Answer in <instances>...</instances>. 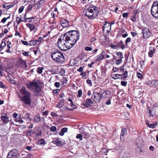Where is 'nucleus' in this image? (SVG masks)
Segmentation results:
<instances>
[{"mask_svg": "<svg viewBox=\"0 0 158 158\" xmlns=\"http://www.w3.org/2000/svg\"><path fill=\"white\" fill-rule=\"evenodd\" d=\"M23 52L22 53V54L24 56H27L29 55L28 53L27 52H24L23 50L22 51Z\"/></svg>", "mask_w": 158, "mask_h": 158, "instance_id": "nucleus-59", "label": "nucleus"}, {"mask_svg": "<svg viewBox=\"0 0 158 158\" xmlns=\"http://www.w3.org/2000/svg\"><path fill=\"white\" fill-rule=\"evenodd\" d=\"M6 43L4 42H2L1 44L0 47L3 48L4 47L6 46Z\"/></svg>", "mask_w": 158, "mask_h": 158, "instance_id": "nucleus-56", "label": "nucleus"}, {"mask_svg": "<svg viewBox=\"0 0 158 158\" xmlns=\"http://www.w3.org/2000/svg\"><path fill=\"white\" fill-rule=\"evenodd\" d=\"M27 66L26 62L22 60L20 63V67L22 68H26Z\"/></svg>", "mask_w": 158, "mask_h": 158, "instance_id": "nucleus-31", "label": "nucleus"}, {"mask_svg": "<svg viewBox=\"0 0 158 158\" xmlns=\"http://www.w3.org/2000/svg\"><path fill=\"white\" fill-rule=\"evenodd\" d=\"M60 23L61 26L64 27H65L69 26V23L66 19H62L60 20Z\"/></svg>", "mask_w": 158, "mask_h": 158, "instance_id": "nucleus-15", "label": "nucleus"}, {"mask_svg": "<svg viewBox=\"0 0 158 158\" xmlns=\"http://www.w3.org/2000/svg\"><path fill=\"white\" fill-rule=\"evenodd\" d=\"M19 151L16 149L11 150L8 153L7 158H13L16 156L18 154Z\"/></svg>", "mask_w": 158, "mask_h": 158, "instance_id": "nucleus-8", "label": "nucleus"}, {"mask_svg": "<svg viewBox=\"0 0 158 158\" xmlns=\"http://www.w3.org/2000/svg\"><path fill=\"white\" fill-rule=\"evenodd\" d=\"M79 34L76 31L71 30L61 35L58 40V47L61 50L64 51L70 48L78 39Z\"/></svg>", "mask_w": 158, "mask_h": 158, "instance_id": "nucleus-1", "label": "nucleus"}, {"mask_svg": "<svg viewBox=\"0 0 158 158\" xmlns=\"http://www.w3.org/2000/svg\"><path fill=\"white\" fill-rule=\"evenodd\" d=\"M48 110H46L43 112L42 114L44 116H47L48 115Z\"/></svg>", "mask_w": 158, "mask_h": 158, "instance_id": "nucleus-61", "label": "nucleus"}, {"mask_svg": "<svg viewBox=\"0 0 158 158\" xmlns=\"http://www.w3.org/2000/svg\"><path fill=\"white\" fill-rule=\"evenodd\" d=\"M26 25L27 27H28L31 31L35 29V26L33 24H29L28 23L26 24Z\"/></svg>", "mask_w": 158, "mask_h": 158, "instance_id": "nucleus-27", "label": "nucleus"}, {"mask_svg": "<svg viewBox=\"0 0 158 158\" xmlns=\"http://www.w3.org/2000/svg\"><path fill=\"white\" fill-rule=\"evenodd\" d=\"M109 92L108 91H104L103 93L101 94L102 97L107 98L109 96Z\"/></svg>", "mask_w": 158, "mask_h": 158, "instance_id": "nucleus-23", "label": "nucleus"}, {"mask_svg": "<svg viewBox=\"0 0 158 158\" xmlns=\"http://www.w3.org/2000/svg\"><path fill=\"white\" fill-rule=\"evenodd\" d=\"M13 65V64L12 63L8 61L6 63L5 68L7 69H10V71H11V73H13L15 72V70H12Z\"/></svg>", "mask_w": 158, "mask_h": 158, "instance_id": "nucleus-11", "label": "nucleus"}, {"mask_svg": "<svg viewBox=\"0 0 158 158\" xmlns=\"http://www.w3.org/2000/svg\"><path fill=\"white\" fill-rule=\"evenodd\" d=\"M102 98L100 93H98L96 92H94L92 96V98L96 102L99 101L101 100Z\"/></svg>", "mask_w": 158, "mask_h": 158, "instance_id": "nucleus-7", "label": "nucleus"}, {"mask_svg": "<svg viewBox=\"0 0 158 158\" xmlns=\"http://www.w3.org/2000/svg\"><path fill=\"white\" fill-rule=\"evenodd\" d=\"M37 41L35 40H31L29 41V45L31 46H34L35 45Z\"/></svg>", "mask_w": 158, "mask_h": 158, "instance_id": "nucleus-29", "label": "nucleus"}, {"mask_svg": "<svg viewBox=\"0 0 158 158\" xmlns=\"http://www.w3.org/2000/svg\"><path fill=\"white\" fill-rule=\"evenodd\" d=\"M108 151L107 149L105 148H103L102 149L101 152L103 153H105Z\"/></svg>", "mask_w": 158, "mask_h": 158, "instance_id": "nucleus-51", "label": "nucleus"}, {"mask_svg": "<svg viewBox=\"0 0 158 158\" xmlns=\"http://www.w3.org/2000/svg\"><path fill=\"white\" fill-rule=\"evenodd\" d=\"M20 128L23 130V132L24 133H26L27 131V128L25 125L22 124L20 125Z\"/></svg>", "mask_w": 158, "mask_h": 158, "instance_id": "nucleus-26", "label": "nucleus"}, {"mask_svg": "<svg viewBox=\"0 0 158 158\" xmlns=\"http://www.w3.org/2000/svg\"><path fill=\"white\" fill-rule=\"evenodd\" d=\"M85 50L86 51H91L93 50V48L89 47H86L84 48Z\"/></svg>", "mask_w": 158, "mask_h": 158, "instance_id": "nucleus-41", "label": "nucleus"}, {"mask_svg": "<svg viewBox=\"0 0 158 158\" xmlns=\"http://www.w3.org/2000/svg\"><path fill=\"white\" fill-rule=\"evenodd\" d=\"M16 27H17L18 25H19V23H20V18H19V17H17L16 18Z\"/></svg>", "mask_w": 158, "mask_h": 158, "instance_id": "nucleus-55", "label": "nucleus"}, {"mask_svg": "<svg viewBox=\"0 0 158 158\" xmlns=\"http://www.w3.org/2000/svg\"><path fill=\"white\" fill-rule=\"evenodd\" d=\"M122 59H119L118 60L116 61V63L118 65V64H120L122 62Z\"/></svg>", "mask_w": 158, "mask_h": 158, "instance_id": "nucleus-57", "label": "nucleus"}, {"mask_svg": "<svg viewBox=\"0 0 158 158\" xmlns=\"http://www.w3.org/2000/svg\"><path fill=\"white\" fill-rule=\"evenodd\" d=\"M10 81V82L14 84L16 86L18 89L19 90V83H17L16 82H15L14 80L12 79L11 78L9 77V79H8Z\"/></svg>", "mask_w": 158, "mask_h": 158, "instance_id": "nucleus-22", "label": "nucleus"}, {"mask_svg": "<svg viewBox=\"0 0 158 158\" xmlns=\"http://www.w3.org/2000/svg\"><path fill=\"white\" fill-rule=\"evenodd\" d=\"M29 114L28 113H27L24 116V117L26 119H29L30 121H31V119L30 118V117L29 116Z\"/></svg>", "mask_w": 158, "mask_h": 158, "instance_id": "nucleus-47", "label": "nucleus"}, {"mask_svg": "<svg viewBox=\"0 0 158 158\" xmlns=\"http://www.w3.org/2000/svg\"><path fill=\"white\" fill-rule=\"evenodd\" d=\"M43 69L44 68L43 67L39 68L37 69V72L39 73H41L42 72Z\"/></svg>", "mask_w": 158, "mask_h": 158, "instance_id": "nucleus-39", "label": "nucleus"}, {"mask_svg": "<svg viewBox=\"0 0 158 158\" xmlns=\"http://www.w3.org/2000/svg\"><path fill=\"white\" fill-rule=\"evenodd\" d=\"M32 148H32V147H31V146L30 147V146H27L26 148L27 150H29V151H31V150H33Z\"/></svg>", "mask_w": 158, "mask_h": 158, "instance_id": "nucleus-62", "label": "nucleus"}, {"mask_svg": "<svg viewBox=\"0 0 158 158\" xmlns=\"http://www.w3.org/2000/svg\"><path fill=\"white\" fill-rule=\"evenodd\" d=\"M150 51L148 52V56L150 57L153 56V54L155 52V49L152 47H150L149 48Z\"/></svg>", "mask_w": 158, "mask_h": 158, "instance_id": "nucleus-19", "label": "nucleus"}, {"mask_svg": "<svg viewBox=\"0 0 158 158\" xmlns=\"http://www.w3.org/2000/svg\"><path fill=\"white\" fill-rule=\"evenodd\" d=\"M34 18V17L26 18L25 19V22H29L31 23L32 21L31 19H33Z\"/></svg>", "mask_w": 158, "mask_h": 158, "instance_id": "nucleus-34", "label": "nucleus"}, {"mask_svg": "<svg viewBox=\"0 0 158 158\" xmlns=\"http://www.w3.org/2000/svg\"><path fill=\"white\" fill-rule=\"evenodd\" d=\"M22 93V101L24 104L28 106H30L31 105V93L27 90L24 86H23L22 89L20 90Z\"/></svg>", "mask_w": 158, "mask_h": 158, "instance_id": "nucleus-2", "label": "nucleus"}, {"mask_svg": "<svg viewBox=\"0 0 158 158\" xmlns=\"http://www.w3.org/2000/svg\"><path fill=\"white\" fill-rule=\"evenodd\" d=\"M13 6L14 5L12 4V5H7L4 4L3 5V8L4 9H6V10H8L10 8V7H13Z\"/></svg>", "mask_w": 158, "mask_h": 158, "instance_id": "nucleus-32", "label": "nucleus"}, {"mask_svg": "<svg viewBox=\"0 0 158 158\" xmlns=\"http://www.w3.org/2000/svg\"><path fill=\"white\" fill-rule=\"evenodd\" d=\"M131 19L134 22H136V15H135L133 14V15L132 16L131 18Z\"/></svg>", "mask_w": 158, "mask_h": 158, "instance_id": "nucleus-35", "label": "nucleus"}, {"mask_svg": "<svg viewBox=\"0 0 158 158\" xmlns=\"http://www.w3.org/2000/svg\"><path fill=\"white\" fill-rule=\"evenodd\" d=\"M128 72L127 70H125L124 72V73L120 74H114L113 76V77L112 78L116 80L117 79H121L123 80H125V79L127 78L128 76Z\"/></svg>", "mask_w": 158, "mask_h": 158, "instance_id": "nucleus-5", "label": "nucleus"}, {"mask_svg": "<svg viewBox=\"0 0 158 158\" xmlns=\"http://www.w3.org/2000/svg\"><path fill=\"white\" fill-rule=\"evenodd\" d=\"M156 125H157L156 124H149V125L148 127L150 128H154L156 126Z\"/></svg>", "mask_w": 158, "mask_h": 158, "instance_id": "nucleus-43", "label": "nucleus"}, {"mask_svg": "<svg viewBox=\"0 0 158 158\" xmlns=\"http://www.w3.org/2000/svg\"><path fill=\"white\" fill-rule=\"evenodd\" d=\"M137 76L138 78L140 79L143 77V75L141 73L138 72L137 73Z\"/></svg>", "mask_w": 158, "mask_h": 158, "instance_id": "nucleus-42", "label": "nucleus"}, {"mask_svg": "<svg viewBox=\"0 0 158 158\" xmlns=\"http://www.w3.org/2000/svg\"><path fill=\"white\" fill-rule=\"evenodd\" d=\"M56 127L54 126H52L50 128V130L53 132H54L55 131H56Z\"/></svg>", "mask_w": 158, "mask_h": 158, "instance_id": "nucleus-48", "label": "nucleus"}, {"mask_svg": "<svg viewBox=\"0 0 158 158\" xmlns=\"http://www.w3.org/2000/svg\"><path fill=\"white\" fill-rule=\"evenodd\" d=\"M65 73V70L64 69H63L61 68L60 69V70L59 72V73H60V75L63 76L64 75Z\"/></svg>", "mask_w": 158, "mask_h": 158, "instance_id": "nucleus-37", "label": "nucleus"}, {"mask_svg": "<svg viewBox=\"0 0 158 158\" xmlns=\"http://www.w3.org/2000/svg\"><path fill=\"white\" fill-rule=\"evenodd\" d=\"M87 83L88 84H89V85L90 86H91L92 85V84L91 83V81L90 80L88 79L87 81Z\"/></svg>", "mask_w": 158, "mask_h": 158, "instance_id": "nucleus-64", "label": "nucleus"}, {"mask_svg": "<svg viewBox=\"0 0 158 158\" xmlns=\"http://www.w3.org/2000/svg\"><path fill=\"white\" fill-rule=\"evenodd\" d=\"M25 158H33V156L31 155L27 154L25 156Z\"/></svg>", "mask_w": 158, "mask_h": 158, "instance_id": "nucleus-53", "label": "nucleus"}, {"mask_svg": "<svg viewBox=\"0 0 158 158\" xmlns=\"http://www.w3.org/2000/svg\"><path fill=\"white\" fill-rule=\"evenodd\" d=\"M93 102L91 99H87L85 101L83 102L82 104L84 106L89 107L91 106V104H93Z\"/></svg>", "mask_w": 158, "mask_h": 158, "instance_id": "nucleus-10", "label": "nucleus"}, {"mask_svg": "<svg viewBox=\"0 0 158 158\" xmlns=\"http://www.w3.org/2000/svg\"><path fill=\"white\" fill-rule=\"evenodd\" d=\"M45 141L44 139H41L38 141V143L42 145H44L45 143Z\"/></svg>", "mask_w": 158, "mask_h": 158, "instance_id": "nucleus-33", "label": "nucleus"}, {"mask_svg": "<svg viewBox=\"0 0 158 158\" xmlns=\"http://www.w3.org/2000/svg\"><path fill=\"white\" fill-rule=\"evenodd\" d=\"M10 16H9L8 17L6 18H4L1 20V22L3 23H4L6 22V20L7 19H8L10 18Z\"/></svg>", "mask_w": 158, "mask_h": 158, "instance_id": "nucleus-46", "label": "nucleus"}, {"mask_svg": "<svg viewBox=\"0 0 158 158\" xmlns=\"http://www.w3.org/2000/svg\"><path fill=\"white\" fill-rule=\"evenodd\" d=\"M103 52H102L99 55L96 56L94 58V60L96 61H100L103 59Z\"/></svg>", "mask_w": 158, "mask_h": 158, "instance_id": "nucleus-14", "label": "nucleus"}, {"mask_svg": "<svg viewBox=\"0 0 158 158\" xmlns=\"http://www.w3.org/2000/svg\"><path fill=\"white\" fill-rule=\"evenodd\" d=\"M1 119L4 123L6 124L9 121V118L7 117V115L5 113L2 114L1 117Z\"/></svg>", "mask_w": 158, "mask_h": 158, "instance_id": "nucleus-13", "label": "nucleus"}, {"mask_svg": "<svg viewBox=\"0 0 158 158\" xmlns=\"http://www.w3.org/2000/svg\"><path fill=\"white\" fill-rule=\"evenodd\" d=\"M129 13H123V14L122 16H123V17L126 18V17H127L128 16V15H129Z\"/></svg>", "mask_w": 158, "mask_h": 158, "instance_id": "nucleus-54", "label": "nucleus"}, {"mask_svg": "<svg viewBox=\"0 0 158 158\" xmlns=\"http://www.w3.org/2000/svg\"><path fill=\"white\" fill-rule=\"evenodd\" d=\"M106 26H110V27H111V25L109 23L105 22V23L104 24V26H103V27L105 28L106 27Z\"/></svg>", "mask_w": 158, "mask_h": 158, "instance_id": "nucleus-45", "label": "nucleus"}, {"mask_svg": "<svg viewBox=\"0 0 158 158\" xmlns=\"http://www.w3.org/2000/svg\"><path fill=\"white\" fill-rule=\"evenodd\" d=\"M117 47H120L123 49L125 48V45L123 44L122 41H120L117 43Z\"/></svg>", "mask_w": 158, "mask_h": 158, "instance_id": "nucleus-21", "label": "nucleus"}, {"mask_svg": "<svg viewBox=\"0 0 158 158\" xmlns=\"http://www.w3.org/2000/svg\"><path fill=\"white\" fill-rule=\"evenodd\" d=\"M96 7L94 6H90L88 8L87 10H96Z\"/></svg>", "mask_w": 158, "mask_h": 158, "instance_id": "nucleus-40", "label": "nucleus"}, {"mask_svg": "<svg viewBox=\"0 0 158 158\" xmlns=\"http://www.w3.org/2000/svg\"><path fill=\"white\" fill-rule=\"evenodd\" d=\"M121 83L122 86H126L127 85V82L126 81H122L121 82Z\"/></svg>", "mask_w": 158, "mask_h": 158, "instance_id": "nucleus-49", "label": "nucleus"}, {"mask_svg": "<svg viewBox=\"0 0 158 158\" xmlns=\"http://www.w3.org/2000/svg\"><path fill=\"white\" fill-rule=\"evenodd\" d=\"M60 90L58 89H57L56 90H54L53 91V92L54 94H57L59 92Z\"/></svg>", "mask_w": 158, "mask_h": 158, "instance_id": "nucleus-58", "label": "nucleus"}, {"mask_svg": "<svg viewBox=\"0 0 158 158\" xmlns=\"http://www.w3.org/2000/svg\"><path fill=\"white\" fill-rule=\"evenodd\" d=\"M21 41L23 43V44L24 45H29V44L28 42L27 41H24L23 40H21Z\"/></svg>", "mask_w": 158, "mask_h": 158, "instance_id": "nucleus-52", "label": "nucleus"}, {"mask_svg": "<svg viewBox=\"0 0 158 158\" xmlns=\"http://www.w3.org/2000/svg\"><path fill=\"white\" fill-rule=\"evenodd\" d=\"M117 54L120 59H122L123 58V54L121 52H117Z\"/></svg>", "mask_w": 158, "mask_h": 158, "instance_id": "nucleus-38", "label": "nucleus"}, {"mask_svg": "<svg viewBox=\"0 0 158 158\" xmlns=\"http://www.w3.org/2000/svg\"><path fill=\"white\" fill-rule=\"evenodd\" d=\"M82 94V91L81 90L79 89L78 91V94L77 95V97L80 98L81 97Z\"/></svg>", "mask_w": 158, "mask_h": 158, "instance_id": "nucleus-36", "label": "nucleus"}, {"mask_svg": "<svg viewBox=\"0 0 158 158\" xmlns=\"http://www.w3.org/2000/svg\"><path fill=\"white\" fill-rule=\"evenodd\" d=\"M54 85L57 88L59 87L60 86V83L59 82H55Z\"/></svg>", "mask_w": 158, "mask_h": 158, "instance_id": "nucleus-60", "label": "nucleus"}, {"mask_svg": "<svg viewBox=\"0 0 158 158\" xmlns=\"http://www.w3.org/2000/svg\"><path fill=\"white\" fill-rule=\"evenodd\" d=\"M76 138L77 139H80V140H81L82 139V136L80 134H78L77 135Z\"/></svg>", "mask_w": 158, "mask_h": 158, "instance_id": "nucleus-50", "label": "nucleus"}, {"mask_svg": "<svg viewBox=\"0 0 158 158\" xmlns=\"http://www.w3.org/2000/svg\"><path fill=\"white\" fill-rule=\"evenodd\" d=\"M142 33L144 38L147 39L150 36V32L147 28H144L143 29Z\"/></svg>", "mask_w": 158, "mask_h": 158, "instance_id": "nucleus-9", "label": "nucleus"}, {"mask_svg": "<svg viewBox=\"0 0 158 158\" xmlns=\"http://www.w3.org/2000/svg\"><path fill=\"white\" fill-rule=\"evenodd\" d=\"M158 85V81L152 80L150 81L149 85L151 87H154Z\"/></svg>", "mask_w": 158, "mask_h": 158, "instance_id": "nucleus-18", "label": "nucleus"}, {"mask_svg": "<svg viewBox=\"0 0 158 158\" xmlns=\"http://www.w3.org/2000/svg\"><path fill=\"white\" fill-rule=\"evenodd\" d=\"M131 41V38L130 37L127 38L125 40V43L126 44H127L128 43H129Z\"/></svg>", "mask_w": 158, "mask_h": 158, "instance_id": "nucleus-44", "label": "nucleus"}, {"mask_svg": "<svg viewBox=\"0 0 158 158\" xmlns=\"http://www.w3.org/2000/svg\"><path fill=\"white\" fill-rule=\"evenodd\" d=\"M31 133H34L37 136L40 135L41 134L40 130L39 129H37V131L36 130V129H35V131H34L33 132H32V130L29 131L27 132L28 134H30Z\"/></svg>", "mask_w": 158, "mask_h": 158, "instance_id": "nucleus-16", "label": "nucleus"}, {"mask_svg": "<svg viewBox=\"0 0 158 158\" xmlns=\"http://www.w3.org/2000/svg\"><path fill=\"white\" fill-rule=\"evenodd\" d=\"M33 119L34 122L36 123H38L41 121V119L39 115L35 116Z\"/></svg>", "mask_w": 158, "mask_h": 158, "instance_id": "nucleus-20", "label": "nucleus"}, {"mask_svg": "<svg viewBox=\"0 0 158 158\" xmlns=\"http://www.w3.org/2000/svg\"><path fill=\"white\" fill-rule=\"evenodd\" d=\"M51 57L53 60L58 63H62L64 61V56L59 51L55 50L51 53Z\"/></svg>", "mask_w": 158, "mask_h": 158, "instance_id": "nucleus-3", "label": "nucleus"}, {"mask_svg": "<svg viewBox=\"0 0 158 158\" xmlns=\"http://www.w3.org/2000/svg\"><path fill=\"white\" fill-rule=\"evenodd\" d=\"M110 47L113 49H116L117 47V46L114 44H111L110 45Z\"/></svg>", "mask_w": 158, "mask_h": 158, "instance_id": "nucleus-63", "label": "nucleus"}, {"mask_svg": "<svg viewBox=\"0 0 158 158\" xmlns=\"http://www.w3.org/2000/svg\"><path fill=\"white\" fill-rule=\"evenodd\" d=\"M151 12L153 16L158 18V10H151Z\"/></svg>", "mask_w": 158, "mask_h": 158, "instance_id": "nucleus-24", "label": "nucleus"}, {"mask_svg": "<svg viewBox=\"0 0 158 158\" xmlns=\"http://www.w3.org/2000/svg\"><path fill=\"white\" fill-rule=\"evenodd\" d=\"M67 130L68 129L66 127L63 128L60 132L59 134L61 136H63L64 134L67 131Z\"/></svg>", "mask_w": 158, "mask_h": 158, "instance_id": "nucleus-25", "label": "nucleus"}, {"mask_svg": "<svg viewBox=\"0 0 158 158\" xmlns=\"http://www.w3.org/2000/svg\"><path fill=\"white\" fill-rule=\"evenodd\" d=\"M126 130V129L125 128H123L122 129V132H121L120 135V139L121 140H122V139H123L122 137L123 136Z\"/></svg>", "mask_w": 158, "mask_h": 158, "instance_id": "nucleus-28", "label": "nucleus"}, {"mask_svg": "<svg viewBox=\"0 0 158 158\" xmlns=\"http://www.w3.org/2000/svg\"><path fill=\"white\" fill-rule=\"evenodd\" d=\"M28 87L30 90H32L34 92L35 96H37L38 93L41 90V88L38 83L35 81L30 83L28 85Z\"/></svg>", "mask_w": 158, "mask_h": 158, "instance_id": "nucleus-4", "label": "nucleus"}, {"mask_svg": "<svg viewBox=\"0 0 158 158\" xmlns=\"http://www.w3.org/2000/svg\"><path fill=\"white\" fill-rule=\"evenodd\" d=\"M95 13L94 12L93 10H87L85 11L84 14L89 19H94L98 15L97 13Z\"/></svg>", "mask_w": 158, "mask_h": 158, "instance_id": "nucleus-6", "label": "nucleus"}, {"mask_svg": "<svg viewBox=\"0 0 158 158\" xmlns=\"http://www.w3.org/2000/svg\"><path fill=\"white\" fill-rule=\"evenodd\" d=\"M44 2V0H40V1L38 2L36 5L38 7H39L41 5H42Z\"/></svg>", "mask_w": 158, "mask_h": 158, "instance_id": "nucleus-30", "label": "nucleus"}, {"mask_svg": "<svg viewBox=\"0 0 158 158\" xmlns=\"http://www.w3.org/2000/svg\"><path fill=\"white\" fill-rule=\"evenodd\" d=\"M147 112L149 113V117H151V116H154L156 114L155 109L153 107L149 108L148 110V109Z\"/></svg>", "mask_w": 158, "mask_h": 158, "instance_id": "nucleus-12", "label": "nucleus"}, {"mask_svg": "<svg viewBox=\"0 0 158 158\" xmlns=\"http://www.w3.org/2000/svg\"><path fill=\"white\" fill-rule=\"evenodd\" d=\"M158 10V2L157 1H155L153 3L151 10Z\"/></svg>", "mask_w": 158, "mask_h": 158, "instance_id": "nucleus-17", "label": "nucleus"}]
</instances>
